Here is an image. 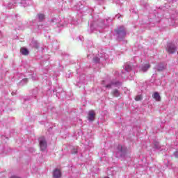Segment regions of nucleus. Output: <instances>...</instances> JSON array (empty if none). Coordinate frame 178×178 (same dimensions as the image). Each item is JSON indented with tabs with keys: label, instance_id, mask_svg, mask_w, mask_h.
<instances>
[{
	"label": "nucleus",
	"instance_id": "f257e3e1",
	"mask_svg": "<svg viewBox=\"0 0 178 178\" xmlns=\"http://www.w3.org/2000/svg\"><path fill=\"white\" fill-rule=\"evenodd\" d=\"M16 3H21V5H23V6H29L31 3V0H15V1L13 3H9L8 5V9H13L15 8V5Z\"/></svg>",
	"mask_w": 178,
	"mask_h": 178
},
{
	"label": "nucleus",
	"instance_id": "f03ea898",
	"mask_svg": "<svg viewBox=\"0 0 178 178\" xmlns=\"http://www.w3.org/2000/svg\"><path fill=\"white\" fill-rule=\"evenodd\" d=\"M119 41H122L124 37H126V29L124 26H120L115 30Z\"/></svg>",
	"mask_w": 178,
	"mask_h": 178
},
{
	"label": "nucleus",
	"instance_id": "7ed1b4c3",
	"mask_svg": "<svg viewBox=\"0 0 178 178\" xmlns=\"http://www.w3.org/2000/svg\"><path fill=\"white\" fill-rule=\"evenodd\" d=\"M101 29H105V24L104 23V22H100L99 26H98V23L97 22H93L90 25V30L92 32L95 31V30H98V31L101 33Z\"/></svg>",
	"mask_w": 178,
	"mask_h": 178
},
{
	"label": "nucleus",
	"instance_id": "20e7f679",
	"mask_svg": "<svg viewBox=\"0 0 178 178\" xmlns=\"http://www.w3.org/2000/svg\"><path fill=\"white\" fill-rule=\"evenodd\" d=\"M126 156V150L123 149V146L118 145V151L115 152L116 158H123Z\"/></svg>",
	"mask_w": 178,
	"mask_h": 178
},
{
	"label": "nucleus",
	"instance_id": "39448f33",
	"mask_svg": "<svg viewBox=\"0 0 178 178\" xmlns=\"http://www.w3.org/2000/svg\"><path fill=\"white\" fill-rule=\"evenodd\" d=\"M122 86V83L120 81H113L110 82L109 83H107L105 87L106 88H108V90H111V88H116V87H120Z\"/></svg>",
	"mask_w": 178,
	"mask_h": 178
},
{
	"label": "nucleus",
	"instance_id": "423d86ee",
	"mask_svg": "<svg viewBox=\"0 0 178 178\" xmlns=\"http://www.w3.org/2000/svg\"><path fill=\"white\" fill-rule=\"evenodd\" d=\"M40 147L41 151H45L47 149V144L44 137H40L39 138Z\"/></svg>",
	"mask_w": 178,
	"mask_h": 178
},
{
	"label": "nucleus",
	"instance_id": "0eeeda50",
	"mask_svg": "<svg viewBox=\"0 0 178 178\" xmlns=\"http://www.w3.org/2000/svg\"><path fill=\"white\" fill-rule=\"evenodd\" d=\"M166 51L168 54H175L176 51H177V49L176 48V46L173 43H168Z\"/></svg>",
	"mask_w": 178,
	"mask_h": 178
},
{
	"label": "nucleus",
	"instance_id": "6e6552de",
	"mask_svg": "<svg viewBox=\"0 0 178 178\" xmlns=\"http://www.w3.org/2000/svg\"><path fill=\"white\" fill-rule=\"evenodd\" d=\"M106 59H108L106 54H101L99 57H95L93 60L95 63H101V62H104Z\"/></svg>",
	"mask_w": 178,
	"mask_h": 178
},
{
	"label": "nucleus",
	"instance_id": "1a4fd4ad",
	"mask_svg": "<svg viewBox=\"0 0 178 178\" xmlns=\"http://www.w3.org/2000/svg\"><path fill=\"white\" fill-rule=\"evenodd\" d=\"M53 177L54 178H60L62 177V172H60V170L56 168L53 172Z\"/></svg>",
	"mask_w": 178,
	"mask_h": 178
},
{
	"label": "nucleus",
	"instance_id": "9d476101",
	"mask_svg": "<svg viewBox=\"0 0 178 178\" xmlns=\"http://www.w3.org/2000/svg\"><path fill=\"white\" fill-rule=\"evenodd\" d=\"M151 67V65L148 63L143 65L140 68V72H143V73H145L148 69Z\"/></svg>",
	"mask_w": 178,
	"mask_h": 178
},
{
	"label": "nucleus",
	"instance_id": "9b49d317",
	"mask_svg": "<svg viewBox=\"0 0 178 178\" xmlns=\"http://www.w3.org/2000/svg\"><path fill=\"white\" fill-rule=\"evenodd\" d=\"M95 118V112L94 111H90L88 113V120L92 122Z\"/></svg>",
	"mask_w": 178,
	"mask_h": 178
},
{
	"label": "nucleus",
	"instance_id": "f8f14e48",
	"mask_svg": "<svg viewBox=\"0 0 178 178\" xmlns=\"http://www.w3.org/2000/svg\"><path fill=\"white\" fill-rule=\"evenodd\" d=\"M165 64L161 63V64H159L156 67V70H158V72H162V71L165 70Z\"/></svg>",
	"mask_w": 178,
	"mask_h": 178
},
{
	"label": "nucleus",
	"instance_id": "ddd939ff",
	"mask_svg": "<svg viewBox=\"0 0 178 178\" xmlns=\"http://www.w3.org/2000/svg\"><path fill=\"white\" fill-rule=\"evenodd\" d=\"M152 97L154 98V99H155V101H157V102L161 101V95H159V93H158V92H155L152 95Z\"/></svg>",
	"mask_w": 178,
	"mask_h": 178
},
{
	"label": "nucleus",
	"instance_id": "4468645a",
	"mask_svg": "<svg viewBox=\"0 0 178 178\" xmlns=\"http://www.w3.org/2000/svg\"><path fill=\"white\" fill-rule=\"evenodd\" d=\"M111 95H113V97H120V92H119L118 89H114L112 90Z\"/></svg>",
	"mask_w": 178,
	"mask_h": 178
},
{
	"label": "nucleus",
	"instance_id": "2eb2a0df",
	"mask_svg": "<svg viewBox=\"0 0 178 178\" xmlns=\"http://www.w3.org/2000/svg\"><path fill=\"white\" fill-rule=\"evenodd\" d=\"M132 70H133V67L131 66V65H130V64H126L125 65L126 72H131Z\"/></svg>",
	"mask_w": 178,
	"mask_h": 178
},
{
	"label": "nucleus",
	"instance_id": "dca6fc26",
	"mask_svg": "<svg viewBox=\"0 0 178 178\" xmlns=\"http://www.w3.org/2000/svg\"><path fill=\"white\" fill-rule=\"evenodd\" d=\"M37 18L38 19L39 22H42L44 19H45V15H44V14H38L37 15Z\"/></svg>",
	"mask_w": 178,
	"mask_h": 178
},
{
	"label": "nucleus",
	"instance_id": "f3484780",
	"mask_svg": "<svg viewBox=\"0 0 178 178\" xmlns=\"http://www.w3.org/2000/svg\"><path fill=\"white\" fill-rule=\"evenodd\" d=\"M27 83H29V79H24L19 83V86H25V84H27Z\"/></svg>",
	"mask_w": 178,
	"mask_h": 178
},
{
	"label": "nucleus",
	"instance_id": "a211bd4d",
	"mask_svg": "<svg viewBox=\"0 0 178 178\" xmlns=\"http://www.w3.org/2000/svg\"><path fill=\"white\" fill-rule=\"evenodd\" d=\"M21 54L22 55H29V50L26 48L21 49Z\"/></svg>",
	"mask_w": 178,
	"mask_h": 178
},
{
	"label": "nucleus",
	"instance_id": "6ab92c4d",
	"mask_svg": "<svg viewBox=\"0 0 178 178\" xmlns=\"http://www.w3.org/2000/svg\"><path fill=\"white\" fill-rule=\"evenodd\" d=\"M31 45H33V47H34L35 48H36L38 49V48H39L40 44H38V42H37V41L35 40H33L31 42Z\"/></svg>",
	"mask_w": 178,
	"mask_h": 178
},
{
	"label": "nucleus",
	"instance_id": "aec40b11",
	"mask_svg": "<svg viewBox=\"0 0 178 178\" xmlns=\"http://www.w3.org/2000/svg\"><path fill=\"white\" fill-rule=\"evenodd\" d=\"M136 101H141L143 99V96L141 95H138L135 97Z\"/></svg>",
	"mask_w": 178,
	"mask_h": 178
},
{
	"label": "nucleus",
	"instance_id": "412c9836",
	"mask_svg": "<svg viewBox=\"0 0 178 178\" xmlns=\"http://www.w3.org/2000/svg\"><path fill=\"white\" fill-rule=\"evenodd\" d=\"M72 154H77V148H74L72 151Z\"/></svg>",
	"mask_w": 178,
	"mask_h": 178
},
{
	"label": "nucleus",
	"instance_id": "4be33fe9",
	"mask_svg": "<svg viewBox=\"0 0 178 178\" xmlns=\"http://www.w3.org/2000/svg\"><path fill=\"white\" fill-rule=\"evenodd\" d=\"M174 156H175V158H178V152H175L174 153Z\"/></svg>",
	"mask_w": 178,
	"mask_h": 178
},
{
	"label": "nucleus",
	"instance_id": "5701e85b",
	"mask_svg": "<svg viewBox=\"0 0 178 178\" xmlns=\"http://www.w3.org/2000/svg\"><path fill=\"white\" fill-rule=\"evenodd\" d=\"M51 24H52V23H56V19H51Z\"/></svg>",
	"mask_w": 178,
	"mask_h": 178
},
{
	"label": "nucleus",
	"instance_id": "b1692460",
	"mask_svg": "<svg viewBox=\"0 0 178 178\" xmlns=\"http://www.w3.org/2000/svg\"><path fill=\"white\" fill-rule=\"evenodd\" d=\"M33 93H34V97H35V94H37V89L34 90H33Z\"/></svg>",
	"mask_w": 178,
	"mask_h": 178
},
{
	"label": "nucleus",
	"instance_id": "393cba45",
	"mask_svg": "<svg viewBox=\"0 0 178 178\" xmlns=\"http://www.w3.org/2000/svg\"><path fill=\"white\" fill-rule=\"evenodd\" d=\"M154 147H155V148H159V145H158V143H156L154 145Z\"/></svg>",
	"mask_w": 178,
	"mask_h": 178
},
{
	"label": "nucleus",
	"instance_id": "a878e982",
	"mask_svg": "<svg viewBox=\"0 0 178 178\" xmlns=\"http://www.w3.org/2000/svg\"><path fill=\"white\" fill-rule=\"evenodd\" d=\"M32 80H33V81L37 80V77H35V76H32Z\"/></svg>",
	"mask_w": 178,
	"mask_h": 178
},
{
	"label": "nucleus",
	"instance_id": "bb28decb",
	"mask_svg": "<svg viewBox=\"0 0 178 178\" xmlns=\"http://www.w3.org/2000/svg\"><path fill=\"white\" fill-rule=\"evenodd\" d=\"M12 95H16V92H12Z\"/></svg>",
	"mask_w": 178,
	"mask_h": 178
},
{
	"label": "nucleus",
	"instance_id": "cd10ccee",
	"mask_svg": "<svg viewBox=\"0 0 178 178\" xmlns=\"http://www.w3.org/2000/svg\"><path fill=\"white\" fill-rule=\"evenodd\" d=\"M115 17H118V19H119V17H120L119 15H116Z\"/></svg>",
	"mask_w": 178,
	"mask_h": 178
},
{
	"label": "nucleus",
	"instance_id": "c85d7f7f",
	"mask_svg": "<svg viewBox=\"0 0 178 178\" xmlns=\"http://www.w3.org/2000/svg\"><path fill=\"white\" fill-rule=\"evenodd\" d=\"M104 83H105V81H103L102 84H104Z\"/></svg>",
	"mask_w": 178,
	"mask_h": 178
},
{
	"label": "nucleus",
	"instance_id": "c756f323",
	"mask_svg": "<svg viewBox=\"0 0 178 178\" xmlns=\"http://www.w3.org/2000/svg\"><path fill=\"white\" fill-rule=\"evenodd\" d=\"M88 58H90V56H88Z\"/></svg>",
	"mask_w": 178,
	"mask_h": 178
}]
</instances>
